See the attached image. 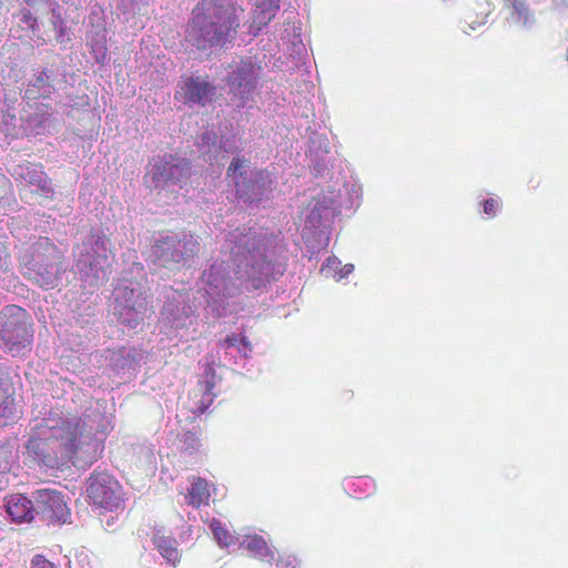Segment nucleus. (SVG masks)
I'll return each instance as SVG.
<instances>
[{"label": "nucleus", "instance_id": "obj_1", "mask_svg": "<svg viewBox=\"0 0 568 568\" xmlns=\"http://www.w3.org/2000/svg\"><path fill=\"white\" fill-rule=\"evenodd\" d=\"M220 253L201 276L199 306L205 304L207 315L226 314L224 300L243 291L252 292L276 281L286 267V247L280 234L246 225L222 231Z\"/></svg>", "mask_w": 568, "mask_h": 568}, {"label": "nucleus", "instance_id": "obj_35", "mask_svg": "<svg viewBox=\"0 0 568 568\" xmlns=\"http://www.w3.org/2000/svg\"><path fill=\"white\" fill-rule=\"evenodd\" d=\"M298 566V560L295 556L284 555L280 556L276 568H296Z\"/></svg>", "mask_w": 568, "mask_h": 568}, {"label": "nucleus", "instance_id": "obj_20", "mask_svg": "<svg viewBox=\"0 0 568 568\" xmlns=\"http://www.w3.org/2000/svg\"><path fill=\"white\" fill-rule=\"evenodd\" d=\"M144 355L141 349L134 347H121L115 351H108L106 361L116 373L134 371L142 362Z\"/></svg>", "mask_w": 568, "mask_h": 568}, {"label": "nucleus", "instance_id": "obj_16", "mask_svg": "<svg viewBox=\"0 0 568 568\" xmlns=\"http://www.w3.org/2000/svg\"><path fill=\"white\" fill-rule=\"evenodd\" d=\"M338 205L332 195H322L310 203L308 214L306 216V226L317 230L320 235L325 236V243L328 241L326 231L331 226Z\"/></svg>", "mask_w": 568, "mask_h": 568}, {"label": "nucleus", "instance_id": "obj_9", "mask_svg": "<svg viewBox=\"0 0 568 568\" xmlns=\"http://www.w3.org/2000/svg\"><path fill=\"white\" fill-rule=\"evenodd\" d=\"M0 339L3 349L18 356L27 349L32 341V331L27 312L17 305H7L0 314Z\"/></svg>", "mask_w": 568, "mask_h": 568}, {"label": "nucleus", "instance_id": "obj_41", "mask_svg": "<svg viewBox=\"0 0 568 568\" xmlns=\"http://www.w3.org/2000/svg\"><path fill=\"white\" fill-rule=\"evenodd\" d=\"M8 252L4 245L0 242V270L8 266Z\"/></svg>", "mask_w": 568, "mask_h": 568}, {"label": "nucleus", "instance_id": "obj_45", "mask_svg": "<svg viewBox=\"0 0 568 568\" xmlns=\"http://www.w3.org/2000/svg\"><path fill=\"white\" fill-rule=\"evenodd\" d=\"M57 34L55 38L59 42H63L64 40V26H59V28L54 29Z\"/></svg>", "mask_w": 568, "mask_h": 568}, {"label": "nucleus", "instance_id": "obj_29", "mask_svg": "<svg viewBox=\"0 0 568 568\" xmlns=\"http://www.w3.org/2000/svg\"><path fill=\"white\" fill-rule=\"evenodd\" d=\"M513 8L511 20L521 26H528L532 22V14L523 0H508Z\"/></svg>", "mask_w": 568, "mask_h": 568}, {"label": "nucleus", "instance_id": "obj_33", "mask_svg": "<svg viewBox=\"0 0 568 568\" xmlns=\"http://www.w3.org/2000/svg\"><path fill=\"white\" fill-rule=\"evenodd\" d=\"M182 448L189 454H193L199 450L201 443L199 437L192 432H185L181 436Z\"/></svg>", "mask_w": 568, "mask_h": 568}, {"label": "nucleus", "instance_id": "obj_7", "mask_svg": "<svg viewBox=\"0 0 568 568\" xmlns=\"http://www.w3.org/2000/svg\"><path fill=\"white\" fill-rule=\"evenodd\" d=\"M227 176L234 182L237 199L244 203L257 204L268 199L273 179L267 171L252 168L251 160L236 153L229 168Z\"/></svg>", "mask_w": 568, "mask_h": 568}, {"label": "nucleus", "instance_id": "obj_19", "mask_svg": "<svg viewBox=\"0 0 568 568\" xmlns=\"http://www.w3.org/2000/svg\"><path fill=\"white\" fill-rule=\"evenodd\" d=\"M197 146L202 155L205 156V161H209L212 164L213 162L223 164L220 162L219 156L221 155L223 160L225 158L224 153H232L236 150L234 141L226 139L217 142L216 134L209 130L201 134L197 141Z\"/></svg>", "mask_w": 568, "mask_h": 568}, {"label": "nucleus", "instance_id": "obj_40", "mask_svg": "<svg viewBox=\"0 0 568 568\" xmlns=\"http://www.w3.org/2000/svg\"><path fill=\"white\" fill-rule=\"evenodd\" d=\"M31 568H55L52 562L44 557L37 555L31 561Z\"/></svg>", "mask_w": 568, "mask_h": 568}, {"label": "nucleus", "instance_id": "obj_5", "mask_svg": "<svg viewBox=\"0 0 568 568\" xmlns=\"http://www.w3.org/2000/svg\"><path fill=\"white\" fill-rule=\"evenodd\" d=\"M131 276H123L113 290L112 313L119 323L128 328H136L146 317L148 297L143 285L144 266L133 263Z\"/></svg>", "mask_w": 568, "mask_h": 568}, {"label": "nucleus", "instance_id": "obj_46", "mask_svg": "<svg viewBox=\"0 0 568 568\" xmlns=\"http://www.w3.org/2000/svg\"><path fill=\"white\" fill-rule=\"evenodd\" d=\"M323 168H324V165L320 164L318 162L315 163L314 166H313L314 171H316L317 173H321Z\"/></svg>", "mask_w": 568, "mask_h": 568}, {"label": "nucleus", "instance_id": "obj_8", "mask_svg": "<svg viewBox=\"0 0 568 568\" xmlns=\"http://www.w3.org/2000/svg\"><path fill=\"white\" fill-rule=\"evenodd\" d=\"M200 251L199 239L191 233L161 234L152 245L155 264L164 267L185 265Z\"/></svg>", "mask_w": 568, "mask_h": 568}, {"label": "nucleus", "instance_id": "obj_15", "mask_svg": "<svg viewBox=\"0 0 568 568\" xmlns=\"http://www.w3.org/2000/svg\"><path fill=\"white\" fill-rule=\"evenodd\" d=\"M34 513L40 519L51 523H65L69 516L63 495L51 488H41L32 493Z\"/></svg>", "mask_w": 568, "mask_h": 568}, {"label": "nucleus", "instance_id": "obj_42", "mask_svg": "<svg viewBox=\"0 0 568 568\" xmlns=\"http://www.w3.org/2000/svg\"><path fill=\"white\" fill-rule=\"evenodd\" d=\"M9 183V180L3 174L0 173V199H2L7 194Z\"/></svg>", "mask_w": 568, "mask_h": 568}, {"label": "nucleus", "instance_id": "obj_13", "mask_svg": "<svg viewBox=\"0 0 568 568\" xmlns=\"http://www.w3.org/2000/svg\"><path fill=\"white\" fill-rule=\"evenodd\" d=\"M9 173L22 186L21 197H27V189L43 200H51L54 194L51 181L42 169L33 163L24 162L13 165Z\"/></svg>", "mask_w": 568, "mask_h": 568}, {"label": "nucleus", "instance_id": "obj_10", "mask_svg": "<svg viewBox=\"0 0 568 568\" xmlns=\"http://www.w3.org/2000/svg\"><path fill=\"white\" fill-rule=\"evenodd\" d=\"M164 297L166 301L160 317V324L165 329L164 333L168 335L175 334L185 339L194 338V336L189 333V327L194 322L195 311L192 306L186 304L189 300L187 293L168 288Z\"/></svg>", "mask_w": 568, "mask_h": 568}, {"label": "nucleus", "instance_id": "obj_22", "mask_svg": "<svg viewBox=\"0 0 568 568\" xmlns=\"http://www.w3.org/2000/svg\"><path fill=\"white\" fill-rule=\"evenodd\" d=\"M8 515L13 521H31L34 518V501L21 494L11 495L6 504Z\"/></svg>", "mask_w": 568, "mask_h": 568}, {"label": "nucleus", "instance_id": "obj_25", "mask_svg": "<svg viewBox=\"0 0 568 568\" xmlns=\"http://www.w3.org/2000/svg\"><path fill=\"white\" fill-rule=\"evenodd\" d=\"M200 384H204V392L200 402L199 407L196 408V413L203 414L212 404L215 394H213V388L216 385L215 382V372L211 365H206L204 372L201 376Z\"/></svg>", "mask_w": 568, "mask_h": 568}, {"label": "nucleus", "instance_id": "obj_37", "mask_svg": "<svg viewBox=\"0 0 568 568\" xmlns=\"http://www.w3.org/2000/svg\"><path fill=\"white\" fill-rule=\"evenodd\" d=\"M465 23L467 28H464L463 30L466 34H470V31H475L477 26H483L485 23V18H483L480 21H476L473 19V16L468 13L466 16Z\"/></svg>", "mask_w": 568, "mask_h": 568}, {"label": "nucleus", "instance_id": "obj_21", "mask_svg": "<svg viewBox=\"0 0 568 568\" xmlns=\"http://www.w3.org/2000/svg\"><path fill=\"white\" fill-rule=\"evenodd\" d=\"M280 10V0H256L253 9L250 32L257 36Z\"/></svg>", "mask_w": 568, "mask_h": 568}, {"label": "nucleus", "instance_id": "obj_26", "mask_svg": "<svg viewBox=\"0 0 568 568\" xmlns=\"http://www.w3.org/2000/svg\"><path fill=\"white\" fill-rule=\"evenodd\" d=\"M240 545L245 547L254 557L261 560L271 561L274 558L273 550L261 536H246Z\"/></svg>", "mask_w": 568, "mask_h": 568}, {"label": "nucleus", "instance_id": "obj_44", "mask_svg": "<svg viewBox=\"0 0 568 568\" xmlns=\"http://www.w3.org/2000/svg\"><path fill=\"white\" fill-rule=\"evenodd\" d=\"M353 271H354V265H353V264H346V265H344V267L341 270L339 278L346 277V276H347L348 274H351Z\"/></svg>", "mask_w": 568, "mask_h": 568}, {"label": "nucleus", "instance_id": "obj_28", "mask_svg": "<svg viewBox=\"0 0 568 568\" xmlns=\"http://www.w3.org/2000/svg\"><path fill=\"white\" fill-rule=\"evenodd\" d=\"M211 530L214 539L222 548H229L239 542V538L235 537L221 521L213 519L211 521Z\"/></svg>", "mask_w": 568, "mask_h": 568}, {"label": "nucleus", "instance_id": "obj_18", "mask_svg": "<svg viewBox=\"0 0 568 568\" xmlns=\"http://www.w3.org/2000/svg\"><path fill=\"white\" fill-rule=\"evenodd\" d=\"M55 80L52 69L34 70L27 80L23 98L29 101L49 98L55 91Z\"/></svg>", "mask_w": 568, "mask_h": 568}, {"label": "nucleus", "instance_id": "obj_31", "mask_svg": "<svg viewBox=\"0 0 568 568\" xmlns=\"http://www.w3.org/2000/svg\"><path fill=\"white\" fill-rule=\"evenodd\" d=\"M345 489L348 494L354 495V497L362 498L363 494L369 495L373 491L374 485L371 478L359 477L354 481L347 483Z\"/></svg>", "mask_w": 568, "mask_h": 568}, {"label": "nucleus", "instance_id": "obj_3", "mask_svg": "<svg viewBox=\"0 0 568 568\" xmlns=\"http://www.w3.org/2000/svg\"><path fill=\"white\" fill-rule=\"evenodd\" d=\"M237 26L234 0H202L193 11L186 40L200 50L223 47Z\"/></svg>", "mask_w": 568, "mask_h": 568}, {"label": "nucleus", "instance_id": "obj_34", "mask_svg": "<svg viewBox=\"0 0 568 568\" xmlns=\"http://www.w3.org/2000/svg\"><path fill=\"white\" fill-rule=\"evenodd\" d=\"M13 463L12 450L9 446L0 447V475L10 470Z\"/></svg>", "mask_w": 568, "mask_h": 568}, {"label": "nucleus", "instance_id": "obj_14", "mask_svg": "<svg viewBox=\"0 0 568 568\" xmlns=\"http://www.w3.org/2000/svg\"><path fill=\"white\" fill-rule=\"evenodd\" d=\"M87 493L94 505L110 511L118 509L122 503L120 484L106 473L92 474L89 478Z\"/></svg>", "mask_w": 568, "mask_h": 568}, {"label": "nucleus", "instance_id": "obj_23", "mask_svg": "<svg viewBox=\"0 0 568 568\" xmlns=\"http://www.w3.org/2000/svg\"><path fill=\"white\" fill-rule=\"evenodd\" d=\"M152 541L161 556L166 559L171 566H175L180 559L176 541L165 535L164 528H154L152 532Z\"/></svg>", "mask_w": 568, "mask_h": 568}, {"label": "nucleus", "instance_id": "obj_32", "mask_svg": "<svg viewBox=\"0 0 568 568\" xmlns=\"http://www.w3.org/2000/svg\"><path fill=\"white\" fill-rule=\"evenodd\" d=\"M14 18L17 19L18 28L21 30H28L32 36H37L39 32L38 21L29 10H20L19 13L14 16Z\"/></svg>", "mask_w": 568, "mask_h": 568}, {"label": "nucleus", "instance_id": "obj_24", "mask_svg": "<svg viewBox=\"0 0 568 568\" xmlns=\"http://www.w3.org/2000/svg\"><path fill=\"white\" fill-rule=\"evenodd\" d=\"M220 348L225 351V355L231 356L233 358H248L252 346L245 336H239L236 334H232L226 336L219 344Z\"/></svg>", "mask_w": 568, "mask_h": 568}, {"label": "nucleus", "instance_id": "obj_39", "mask_svg": "<svg viewBox=\"0 0 568 568\" xmlns=\"http://www.w3.org/2000/svg\"><path fill=\"white\" fill-rule=\"evenodd\" d=\"M339 264L341 261L337 257H328L325 264L322 266L321 272L328 276L329 272L337 268Z\"/></svg>", "mask_w": 568, "mask_h": 568}, {"label": "nucleus", "instance_id": "obj_30", "mask_svg": "<svg viewBox=\"0 0 568 568\" xmlns=\"http://www.w3.org/2000/svg\"><path fill=\"white\" fill-rule=\"evenodd\" d=\"M16 417V407L13 398L7 394V392H1L0 395V427H3L11 423Z\"/></svg>", "mask_w": 568, "mask_h": 568}, {"label": "nucleus", "instance_id": "obj_2", "mask_svg": "<svg viewBox=\"0 0 568 568\" xmlns=\"http://www.w3.org/2000/svg\"><path fill=\"white\" fill-rule=\"evenodd\" d=\"M110 429L109 418L97 409L82 417L51 410L32 420L27 449L49 468H59L68 462L89 467L101 457Z\"/></svg>", "mask_w": 568, "mask_h": 568}, {"label": "nucleus", "instance_id": "obj_47", "mask_svg": "<svg viewBox=\"0 0 568 568\" xmlns=\"http://www.w3.org/2000/svg\"><path fill=\"white\" fill-rule=\"evenodd\" d=\"M13 37L21 38V37H22V34H18V31H16V33L13 34Z\"/></svg>", "mask_w": 568, "mask_h": 568}, {"label": "nucleus", "instance_id": "obj_12", "mask_svg": "<svg viewBox=\"0 0 568 568\" xmlns=\"http://www.w3.org/2000/svg\"><path fill=\"white\" fill-rule=\"evenodd\" d=\"M260 68L251 61H241L232 67L227 75L229 94L236 108H243L251 100L257 87Z\"/></svg>", "mask_w": 568, "mask_h": 568}, {"label": "nucleus", "instance_id": "obj_27", "mask_svg": "<svg viewBox=\"0 0 568 568\" xmlns=\"http://www.w3.org/2000/svg\"><path fill=\"white\" fill-rule=\"evenodd\" d=\"M210 497L207 483L202 478H196L192 481L187 495L185 496L186 503L195 508L206 504Z\"/></svg>", "mask_w": 568, "mask_h": 568}, {"label": "nucleus", "instance_id": "obj_38", "mask_svg": "<svg viewBox=\"0 0 568 568\" xmlns=\"http://www.w3.org/2000/svg\"><path fill=\"white\" fill-rule=\"evenodd\" d=\"M498 207H499V201L497 199L490 197L484 202V212L487 215H495Z\"/></svg>", "mask_w": 568, "mask_h": 568}, {"label": "nucleus", "instance_id": "obj_36", "mask_svg": "<svg viewBox=\"0 0 568 568\" xmlns=\"http://www.w3.org/2000/svg\"><path fill=\"white\" fill-rule=\"evenodd\" d=\"M49 9H50V11L52 13V18H51L52 27H53V29H57V28H59V26L63 24V20L61 18V14H60V11H59V4L53 0L49 4Z\"/></svg>", "mask_w": 568, "mask_h": 568}, {"label": "nucleus", "instance_id": "obj_11", "mask_svg": "<svg viewBox=\"0 0 568 568\" xmlns=\"http://www.w3.org/2000/svg\"><path fill=\"white\" fill-rule=\"evenodd\" d=\"M190 174L189 161L166 153L152 159L146 176L154 189L174 191L182 187Z\"/></svg>", "mask_w": 568, "mask_h": 568}, {"label": "nucleus", "instance_id": "obj_4", "mask_svg": "<svg viewBox=\"0 0 568 568\" xmlns=\"http://www.w3.org/2000/svg\"><path fill=\"white\" fill-rule=\"evenodd\" d=\"M21 273L30 282L42 288H53L65 272L62 253L47 237L23 247L19 254Z\"/></svg>", "mask_w": 568, "mask_h": 568}, {"label": "nucleus", "instance_id": "obj_6", "mask_svg": "<svg viewBox=\"0 0 568 568\" xmlns=\"http://www.w3.org/2000/svg\"><path fill=\"white\" fill-rule=\"evenodd\" d=\"M110 240L100 232H91L73 250L74 267L89 286H98L109 274Z\"/></svg>", "mask_w": 568, "mask_h": 568}, {"label": "nucleus", "instance_id": "obj_17", "mask_svg": "<svg viewBox=\"0 0 568 568\" xmlns=\"http://www.w3.org/2000/svg\"><path fill=\"white\" fill-rule=\"evenodd\" d=\"M179 88L178 94L190 105H205L215 94V87L201 77L185 78Z\"/></svg>", "mask_w": 568, "mask_h": 568}, {"label": "nucleus", "instance_id": "obj_43", "mask_svg": "<svg viewBox=\"0 0 568 568\" xmlns=\"http://www.w3.org/2000/svg\"><path fill=\"white\" fill-rule=\"evenodd\" d=\"M28 6L30 7H37L41 3L43 4H47L49 7V4L53 1V0H23Z\"/></svg>", "mask_w": 568, "mask_h": 568}]
</instances>
